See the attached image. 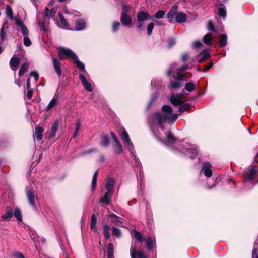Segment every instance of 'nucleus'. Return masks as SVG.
Segmentation results:
<instances>
[{
	"mask_svg": "<svg viewBox=\"0 0 258 258\" xmlns=\"http://www.w3.org/2000/svg\"><path fill=\"white\" fill-rule=\"evenodd\" d=\"M13 14V13L12 9L9 6H7L6 10V15L7 16L9 17L11 19H12Z\"/></svg>",
	"mask_w": 258,
	"mask_h": 258,
	"instance_id": "nucleus-49",
	"label": "nucleus"
},
{
	"mask_svg": "<svg viewBox=\"0 0 258 258\" xmlns=\"http://www.w3.org/2000/svg\"><path fill=\"white\" fill-rule=\"evenodd\" d=\"M188 68V65L182 66L177 70L176 75H173V78L179 81H186L187 78L185 76V71Z\"/></svg>",
	"mask_w": 258,
	"mask_h": 258,
	"instance_id": "nucleus-9",
	"label": "nucleus"
},
{
	"mask_svg": "<svg viewBox=\"0 0 258 258\" xmlns=\"http://www.w3.org/2000/svg\"><path fill=\"white\" fill-rule=\"evenodd\" d=\"M80 121L79 120H77L75 123V132H78L80 128Z\"/></svg>",
	"mask_w": 258,
	"mask_h": 258,
	"instance_id": "nucleus-51",
	"label": "nucleus"
},
{
	"mask_svg": "<svg viewBox=\"0 0 258 258\" xmlns=\"http://www.w3.org/2000/svg\"><path fill=\"white\" fill-rule=\"evenodd\" d=\"M52 63L53 65L54 69L58 75V76H60L61 75V62L60 61L55 58H52Z\"/></svg>",
	"mask_w": 258,
	"mask_h": 258,
	"instance_id": "nucleus-16",
	"label": "nucleus"
},
{
	"mask_svg": "<svg viewBox=\"0 0 258 258\" xmlns=\"http://www.w3.org/2000/svg\"><path fill=\"white\" fill-rule=\"evenodd\" d=\"M210 54L208 52L205 53L203 54L202 58L198 60V62L201 63L202 61L209 59L210 57Z\"/></svg>",
	"mask_w": 258,
	"mask_h": 258,
	"instance_id": "nucleus-48",
	"label": "nucleus"
},
{
	"mask_svg": "<svg viewBox=\"0 0 258 258\" xmlns=\"http://www.w3.org/2000/svg\"><path fill=\"white\" fill-rule=\"evenodd\" d=\"M166 137H167V140L168 141L170 142H173L175 141V138L173 136V135L170 133H168L167 135H166Z\"/></svg>",
	"mask_w": 258,
	"mask_h": 258,
	"instance_id": "nucleus-53",
	"label": "nucleus"
},
{
	"mask_svg": "<svg viewBox=\"0 0 258 258\" xmlns=\"http://www.w3.org/2000/svg\"><path fill=\"white\" fill-rule=\"evenodd\" d=\"M218 13L219 16H220L224 18L226 16V13L225 11V7L224 5L219 9Z\"/></svg>",
	"mask_w": 258,
	"mask_h": 258,
	"instance_id": "nucleus-45",
	"label": "nucleus"
},
{
	"mask_svg": "<svg viewBox=\"0 0 258 258\" xmlns=\"http://www.w3.org/2000/svg\"><path fill=\"white\" fill-rule=\"evenodd\" d=\"M131 7L126 4L121 5L120 22L123 26L130 27L132 24V18L130 15Z\"/></svg>",
	"mask_w": 258,
	"mask_h": 258,
	"instance_id": "nucleus-3",
	"label": "nucleus"
},
{
	"mask_svg": "<svg viewBox=\"0 0 258 258\" xmlns=\"http://www.w3.org/2000/svg\"><path fill=\"white\" fill-rule=\"evenodd\" d=\"M178 118V115L173 113L171 106L167 105H163L162 107V113H157L155 117V121L159 126L163 128L162 125L164 122L173 123Z\"/></svg>",
	"mask_w": 258,
	"mask_h": 258,
	"instance_id": "nucleus-1",
	"label": "nucleus"
},
{
	"mask_svg": "<svg viewBox=\"0 0 258 258\" xmlns=\"http://www.w3.org/2000/svg\"><path fill=\"white\" fill-rule=\"evenodd\" d=\"M255 249H254L252 251V258H258V255L255 256Z\"/></svg>",
	"mask_w": 258,
	"mask_h": 258,
	"instance_id": "nucleus-64",
	"label": "nucleus"
},
{
	"mask_svg": "<svg viewBox=\"0 0 258 258\" xmlns=\"http://www.w3.org/2000/svg\"><path fill=\"white\" fill-rule=\"evenodd\" d=\"M219 45L221 47H225L227 44V36L226 34H223L221 36L219 41Z\"/></svg>",
	"mask_w": 258,
	"mask_h": 258,
	"instance_id": "nucleus-34",
	"label": "nucleus"
},
{
	"mask_svg": "<svg viewBox=\"0 0 258 258\" xmlns=\"http://www.w3.org/2000/svg\"><path fill=\"white\" fill-rule=\"evenodd\" d=\"M109 144V140L108 137L106 136H103L101 138L100 144L101 146L107 147L108 146Z\"/></svg>",
	"mask_w": 258,
	"mask_h": 258,
	"instance_id": "nucleus-37",
	"label": "nucleus"
},
{
	"mask_svg": "<svg viewBox=\"0 0 258 258\" xmlns=\"http://www.w3.org/2000/svg\"><path fill=\"white\" fill-rule=\"evenodd\" d=\"M120 24L119 22H117V21L116 22H114L113 23V25H112V30H113V31L114 32H116L118 30V29H119V28L120 27Z\"/></svg>",
	"mask_w": 258,
	"mask_h": 258,
	"instance_id": "nucleus-50",
	"label": "nucleus"
},
{
	"mask_svg": "<svg viewBox=\"0 0 258 258\" xmlns=\"http://www.w3.org/2000/svg\"><path fill=\"white\" fill-rule=\"evenodd\" d=\"M119 135L127 149L131 154H133L134 151V145L126 131L124 128L121 129L119 132Z\"/></svg>",
	"mask_w": 258,
	"mask_h": 258,
	"instance_id": "nucleus-6",
	"label": "nucleus"
},
{
	"mask_svg": "<svg viewBox=\"0 0 258 258\" xmlns=\"http://www.w3.org/2000/svg\"><path fill=\"white\" fill-rule=\"evenodd\" d=\"M108 217L113 219L112 222L118 226H122L123 222L122 219L114 214H111L108 215Z\"/></svg>",
	"mask_w": 258,
	"mask_h": 258,
	"instance_id": "nucleus-21",
	"label": "nucleus"
},
{
	"mask_svg": "<svg viewBox=\"0 0 258 258\" xmlns=\"http://www.w3.org/2000/svg\"><path fill=\"white\" fill-rule=\"evenodd\" d=\"M137 18L138 22L137 28L140 30L143 28V21L148 20H153V17L149 13L144 11L139 12L137 14Z\"/></svg>",
	"mask_w": 258,
	"mask_h": 258,
	"instance_id": "nucleus-7",
	"label": "nucleus"
},
{
	"mask_svg": "<svg viewBox=\"0 0 258 258\" xmlns=\"http://www.w3.org/2000/svg\"><path fill=\"white\" fill-rule=\"evenodd\" d=\"M97 217L94 214H93L91 217L90 220V229L92 232L98 233V229L96 226L97 223Z\"/></svg>",
	"mask_w": 258,
	"mask_h": 258,
	"instance_id": "nucleus-19",
	"label": "nucleus"
},
{
	"mask_svg": "<svg viewBox=\"0 0 258 258\" xmlns=\"http://www.w3.org/2000/svg\"><path fill=\"white\" fill-rule=\"evenodd\" d=\"M177 9L178 6L174 5L171 8L169 12L167 13L166 16L169 23H172L174 19H175Z\"/></svg>",
	"mask_w": 258,
	"mask_h": 258,
	"instance_id": "nucleus-12",
	"label": "nucleus"
},
{
	"mask_svg": "<svg viewBox=\"0 0 258 258\" xmlns=\"http://www.w3.org/2000/svg\"><path fill=\"white\" fill-rule=\"evenodd\" d=\"M112 230L113 236H115L117 238H119L120 237L121 232L119 228H116L115 227H112Z\"/></svg>",
	"mask_w": 258,
	"mask_h": 258,
	"instance_id": "nucleus-41",
	"label": "nucleus"
},
{
	"mask_svg": "<svg viewBox=\"0 0 258 258\" xmlns=\"http://www.w3.org/2000/svg\"><path fill=\"white\" fill-rule=\"evenodd\" d=\"M187 152L188 154H191L190 158L191 159H195L197 157L198 155V151L196 150V147L194 145H188L186 148Z\"/></svg>",
	"mask_w": 258,
	"mask_h": 258,
	"instance_id": "nucleus-17",
	"label": "nucleus"
},
{
	"mask_svg": "<svg viewBox=\"0 0 258 258\" xmlns=\"http://www.w3.org/2000/svg\"><path fill=\"white\" fill-rule=\"evenodd\" d=\"M110 134H111V138H112V139L113 140L114 142H117L119 141L114 133H113V132H111Z\"/></svg>",
	"mask_w": 258,
	"mask_h": 258,
	"instance_id": "nucleus-58",
	"label": "nucleus"
},
{
	"mask_svg": "<svg viewBox=\"0 0 258 258\" xmlns=\"http://www.w3.org/2000/svg\"><path fill=\"white\" fill-rule=\"evenodd\" d=\"M26 194L29 204L33 207H35V201L37 200V195L32 187H27L26 189Z\"/></svg>",
	"mask_w": 258,
	"mask_h": 258,
	"instance_id": "nucleus-8",
	"label": "nucleus"
},
{
	"mask_svg": "<svg viewBox=\"0 0 258 258\" xmlns=\"http://www.w3.org/2000/svg\"><path fill=\"white\" fill-rule=\"evenodd\" d=\"M185 89L188 92H191L195 89V85L192 83H187L185 84Z\"/></svg>",
	"mask_w": 258,
	"mask_h": 258,
	"instance_id": "nucleus-44",
	"label": "nucleus"
},
{
	"mask_svg": "<svg viewBox=\"0 0 258 258\" xmlns=\"http://www.w3.org/2000/svg\"><path fill=\"white\" fill-rule=\"evenodd\" d=\"M59 122L58 120H55L51 125V129L47 132L46 136L49 139L54 138L56 136V133L58 130Z\"/></svg>",
	"mask_w": 258,
	"mask_h": 258,
	"instance_id": "nucleus-10",
	"label": "nucleus"
},
{
	"mask_svg": "<svg viewBox=\"0 0 258 258\" xmlns=\"http://www.w3.org/2000/svg\"><path fill=\"white\" fill-rule=\"evenodd\" d=\"M9 28L8 23L7 21L5 22L0 31V37L1 40L4 41L6 38V34Z\"/></svg>",
	"mask_w": 258,
	"mask_h": 258,
	"instance_id": "nucleus-18",
	"label": "nucleus"
},
{
	"mask_svg": "<svg viewBox=\"0 0 258 258\" xmlns=\"http://www.w3.org/2000/svg\"><path fill=\"white\" fill-rule=\"evenodd\" d=\"M207 27H208V29L209 31H215L214 25L211 22H208V25H207Z\"/></svg>",
	"mask_w": 258,
	"mask_h": 258,
	"instance_id": "nucleus-56",
	"label": "nucleus"
},
{
	"mask_svg": "<svg viewBox=\"0 0 258 258\" xmlns=\"http://www.w3.org/2000/svg\"><path fill=\"white\" fill-rule=\"evenodd\" d=\"M6 211L7 212L4 215L1 216L2 219L4 221H6L9 219L13 216V212L12 210L10 209V208L7 207Z\"/></svg>",
	"mask_w": 258,
	"mask_h": 258,
	"instance_id": "nucleus-26",
	"label": "nucleus"
},
{
	"mask_svg": "<svg viewBox=\"0 0 258 258\" xmlns=\"http://www.w3.org/2000/svg\"><path fill=\"white\" fill-rule=\"evenodd\" d=\"M58 15H59V17L60 18L61 24L62 25V26L64 27V28H67V27H68L69 23L66 20V19H65L64 16H63V15L62 14V13L61 12H59Z\"/></svg>",
	"mask_w": 258,
	"mask_h": 258,
	"instance_id": "nucleus-40",
	"label": "nucleus"
},
{
	"mask_svg": "<svg viewBox=\"0 0 258 258\" xmlns=\"http://www.w3.org/2000/svg\"><path fill=\"white\" fill-rule=\"evenodd\" d=\"M211 165L209 162H205L203 165L202 171H203L205 175L207 177L212 176V172L211 170Z\"/></svg>",
	"mask_w": 258,
	"mask_h": 258,
	"instance_id": "nucleus-15",
	"label": "nucleus"
},
{
	"mask_svg": "<svg viewBox=\"0 0 258 258\" xmlns=\"http://www.w3.org/2000/svg\"><path fill=\"white\" fill-rule=\"evenodd\" d=\"M29 68V63L27 62H25L23 64H22L20 68L19 76H22L24 73L27 71Z\"/></svg>",
	"mask_w": 258,
	"mask_h": 258,
	"instance_id": "nucleus-31",
	"label": "nucleus"
},
{
	"mask_svg": "<svg viewBox=\"0 0 258 258\" xmlns=\"http://www.w3.org/2000/svg\"><path fill=\"white\" fill-rule=\"evenodd\" d=\"M257 171L254 166H251L248 168L247 172L244 176V181H251L253 179Z\"/></svg>",
	"mask_w": 258,
	"mask_h": 258,
	"instance_id": "nucleus-11",
	"label": "nucleus"
},
{
	"mask_svg": "<svg viewBox=\"0 0 258 258\" xmlns=\"http://www.w3.org/2000/svg\"><path fill=\"white\" fill-rule=\"evenodd\" d=\"M188 58V55L186 53L183 54L181 57V59L183 61H185V60H187Z\"/></svg>",
	"mask_w": 258,
	"mask_h": 258,
	"instance_id": "nucleus-61",
	"label": "nucleus"
},
{
	"mask_svg": "<svg viewBox=\"0 0 258 258\" xmlns=\"http://www.w3.org/2000/svg\"><path fill=\"white\" fill-rule=\"evenodd\" d=\"M176 67V63L172 64L170 66V69L167 72V74L168 76H170L171 75L172 71Z\"/></svg>",
	"mask_w": 258,
	"mask_h": 258,
	"instance_id": "nucleus-52",
	"label": "nucleus"
},
{
	"mask_svg": "<svg viewBox=\"0 0 258 258\" xmlns=\"http://www.w3.org/2000/svg\"><path fill=\"white\" fill-rule=\"evenodd\" d=\"M58 52L60 59L64 60L67 58H70L74 61V63L79 69L83 71L84 73L86 72L84 64L79 60L75 53L70 49L59 47L58 48Z\"/></svg>",
	"mask_w": 258,
	"mask_h": 258,
	"instance_id": "nucleus-2",
	"label": "nucleus"
},
{
	"mask_svg": "<svg viewBox=\"0 0 258 258\" xmlns=\"http://www.w3.org/2000/svg\"><path fill=\"white\" fill-rule=\"evenodd\" d=\"M58 102V100L57 99V98H53L48 104V105H47V106L46 107V110H49L51 108H53L57 105Z\"/></svg>",
	"mask_w": 258,
	"mask_h": 258,
	"instance_id": "nucleus-35",
	"label": "nucleus"
},
{
	"mask_svg": "<svg viewBox=\"0 0 258 258\" xmlns=\"http://www.w3.org/2000/svg\"><path fill=\"white\" fill-rule=\"evenodd\" d=\"M211 34L208 33L203 37V41L206 44L209 45L211 44Z\"/></svg>",
	"mask_w": 258,
	"mask_h": 258,
	"instance_id": "nucleus-39",
	"label": "nucleus"
},
{
	"mask_svg": "<svg viewBox=\"0 0 258 258\" xmlns=\"http://www.w3.org/2000/svg\"><path fill=\"white\" fill-rule=\"evenodd\" d=\"M111 197V194L106 192L104 195L100 199V203H104L106 205H109L110 204L109 199Z\"/></svg>",
	"mask_w": 258,
	"mask_h": 258,
	"instance_id": "nucleus-30",
	"label": "nucleus"
},
{
	"mask_svg": "<svg viewBox=\"0 0 258 258\" xmlns=\"http://www.w3.org/2000/svg\"><path fill=\"white\" fill-rule=\"evenodd\" d=\"M170 102L175 107H178V111L180 112H183L187 110L190 104L185 102L182 99L183 98H170Z\"/></svg>",
	"mask_w": 258,
	"mask_h": 258,
	"instance_id": "nucleus-5",
	"label": "nucleus"
},
{
	"mask_svg": "<svg viewBox=\"0 0 258 258\" xmlns=\"http://www.w3.org/2000/svg\"><path fill=\"white\" fill-rule=\"evenodd\" d=\"M114 185V182L112 178L109 179L105 186L106 189L107 190V192H109L110 194L112 193L113 187Z\"/></svg>",
	"mask_w": 258,
	"mask_h": 258,
	"instance_id": "nucleus-29",
	"label": "nucleus"
},
{
	"mask_svg": "<svg viewBox=\"0 0 258 258\" xmlns=\"http://www.w3.org/2000/svg\"><path fill=\"white\" fill-rule=\"evenodd\" d=\"M97 172L96 171L93 175L92 180L91 189L92 191L94 190L95 189V187L96 185V182H97Z\"/></svg>",
	"mask_w": 258,
	"mask_h": 258,
	"instance_id": "nucleus-43",
	"label": "nucleus"
},
{
	"mask_svg": "<svg viewBox=\"0 0 258 258\" xmlns=\"http://www.w3.org/2000/svg\"><path fill=\"white\" fill-rule=\"evenodd\" d=\"M113 149L114 152L116 154H120L122 153L123 147L119 141L114 142V145H113Z\"/></svg>",
	"mask_w": 258,
	"mask_h": 258,
	"instance_id": "nucleus-22",
	"label": "nucleus"
},
{
	"mask_svg": "<svg viewBox=\"0 0 258 258\" xmlns=\"http://www.w3.org/2000/svg\"><path fill=\"white\" fill-rule=\"evenodd\" d=\"M15 24L21 29L24 37V44L26 47L31 45V41L29 37V30L25 26L22 21L19 18H15Z\"/></svg>",
	"mask_w": 258,
	"mask_h": 258,
	"instance_id": "nucleus-4",
	"label": "nucleus"
},
{
	"mask_svg": "<svg viewBox=\"0 0 258 258\" xmlns=\"http://www.w3.org/2000/svg\"><path fill=\"white\" fill-rule=\"evenodd\" d=\"M202 45V43L200 41H196V42H195L193 43V47H194L195 48H199V47H200Z\"/></svg>",
	"mask_w": 258,
	"mask_h": 258,
	"instance_id": "nucleus-57",
	"label": "nucleus"
},
{
	"mask_svg": "<svg viewBox=\"0 0 258 258\" xmlns=\"http://www.w3.org/2000/svg\"><path fill=\"white\" fill-rule=\"evenodd\" d=\"M175 41L174 39H171L169 42V47L172 46L174 44H175Z\"/></svg>",
	"mask_w": 258,
	"mask_h": 258,
	"instance_id": "nucleus-63",
	"label": "nucleus"
},
{
	"mask_svg": "<svg viewBox=\"0 0 258 258\" xmlns=\"http://www.w3.org/2000/svg\"><path fill=\"white\" fill-rule=\"evenodd\" d=\"M108 258H112L114 256V246L111 243H109L107 248Z\"/></svg>",
	"mask_w": 258,
	"mask_h": 258,
	"instance_id": "nucleus-33",
	"label": "nucleus"
},
{
	"mask_svg": "<svg viewBox=\"0 0 258 258\" xmlns=\"http://www.w3.org/2000/svg\"><path fill=\"white\" fill-rule=\"evenodd\" d=\"M165 12L163 10L158 11L154 16V18L156 19H161L165 15Z\"/></svg>",
	"mask_w": 258,
	"mask_h": 258,
	"instance_id": "nucleus-46",
	"label": "nucleus"
},
{
	"mask_svg": "<svg viewBox=\"0 0 258 258\" xmlns=\"http://www.w3.org/2000/svg\"><path fill=\"white\" fill-rule=\"evenodd\" d=\"M181 86V84L178 81H171L169 85V87L171 90L179 88Z\"/></svg>",
	"mask_w": 258,
	"mask_h": 258,
	"instance_id": "nucleus-32",
	"label": "nucleus"
},
{
	"mask_svg": "<svg viewBox=\"0 0 258 258\" xmlns=\"http://www.w3.org/2000/svg\"><path fill=\"white\" fill-rule=\"evenodd\" d=\"M154 27V24L153 23H150L147 26V34L148 36H150L152 34V30Z\"/></svg>",
	"mask_w": 258,
	"mask_h": 258,
	"instance_id": "nucleus-47",
	"label": "nucleus"
},
{
	"mask_svg": "<svg viewBox=\"0 0 258 258\" xmlns=\"http://www.w3.org/2000/svg\"><path fill=\"white\" fill-rule=\"evenodd\" d=\"M44 129L42 126H37L33 133L34 139L40 141L42 139Z\"/></svg>",
	"mask_w": 258,
	"mask_h": 258,
	"instance_id": "nucleus-14",
	"label": "nucleus"
},
{
	"mask_svg": "<svg viewBox=\"0 0 258 258\" xmlns=\"http://www.w3.org/2000/svg\"><path fill=\"white\" fill-rule=\"evenodd\" d=\"M26 86L27 89L30 88V80L29 78L27 80Z\"/></svg>",
	"mask_w": 258,
	"mask_h": 258,
	"instance_id": "nucleus-62",
	"label": "nucleus"
},
{
	"mask_svg": "<svg viewBox=\"0 0 258 258\" xmlns=\"http://www.w3.org/2000/svg\"><path fill=\"white\" fill-rule=\"evenodd\" d=\"M85 22L82 19H79L76 22L75 30L77 31L82 30L85 27Z\"/></svg>",
	"mask_w": 258,
	"mask_h": 258,
	"instance_id": "nucleus-25",
	"label": "nucleus"
},
{
	"mask_svg": "<svg viewBox=\"0 0 258 258\" xmlns=\"http://www.w3.org/2000/svg\"><path fill=\"white\" fill-rule=\"evenodd\" d=\"M144 241H146V245L147 246L148 249L150 250H152L155 245V239L150 237L147 238V239H145V240H144Z\"/></svg>",
	"mask_w": 258,
	"mask_h": 258,
	"instance_id": "nucleus-27",
	"label": "nucleus"
},
{
	"mask_svg": "<svg viewBox=\"0 0 258 258\" xmlns=\"http://www.w3.org/2000/svg\"><path fill=\"white\" fill-rule=\"evenodd\" d=\"M30 76L34 77L35 80L36 81L38 80V79L39 78L38 74L36 72H35V71L31 72L30 74Z\"/></svg>",
	"mask_w": 258,
	"mask_h": 258,
	"instance_id": "nucleus-54",
	"label": "nucleus"
},
{
	"mask_svg": "<svg viewBox=\"0 0 258 258\" xmlns=\"http://www.w3.org/2000/svg\"><path fill=\"white\" fill-rule=\"evenodd\" d=\"M27 97H32L33 95V90L30 89H27Z\"/></svg>",
	"mask_w": 258,
	"mask_h": 258,
	"instance_id": "nucleus-59",
	"label": "nucleus"
},
{
	"mask_svg": "<svg viewBox=\"0 0 258 258\" xmlns=\"http://www.w3.org/2000/svg\"><path fill=\"white\" fill-rule=\"evenodd\" d=\"M57 9L56 8H53L49 10L48 8L45 9V15L48 17H51L53 16L56 12Z\"/></svg>",
	"mask_w": 258,
	"mask_h": 258,
	"instance_id": "nucleus-36",
	"label": "nucleus"
},
{
	"mask_svg": "<svg viewBox=\"0 0 258 258\" xmlns=\"http://www.w3.org/2000/svg\"><path fill=\"white\" fill-rule=\"evenodd\" d=\"M186 15L183 12H179L176 14L175 21L177 23H183L186 21Z\"/></svg>",
	"mask_w": 258,
	"mask_h": 258,
	"instance_id": "nucleus-23",
	"label": "nucleus"
},
{
	"mask_svg": "<svg viewBox=\"0 0 258 258\" xmlns=\"http://www.w3.org/2000/svg\"><path fill=\"white\" fill-rule=\"evenodd\" d=\"M39 27L40 28V29L41 30H43L44 31H46V30L45 29V27H44V23H39Z\"/></svg>",
	"mask_w": 258,
	"mask_h": 258,
	"instance_id": "nucleus-60",
	"label": "nucleus"
},
{
	"mask_svg": "<svg viewBox=\"0 0 258 258\" xmlns=\"http://www.w3.org/2000/svg\"><path fill=\"white\" fill-rule=\"evenodd\" d=\"M14 216L17 219V220L21 222L22 220V216L21 210L18 208H16L14 211Z\"/></svg>",
	"mask_w": 258,
	"mask_h": 258,
	"instance_id": "nucleus-38",
	"label": "nucleus"
},
{
	"mask_svg": "<svg viewBox=\"0 0 258 258\" xmlns=\"http://www.w3.org/2000/svg\"><path fill=\"white\" fill-rule=\"evenodd\" d=\"M14 258H25L22 253L16 252L14 254Z\"/></svg>",
	"mask_w": 258,
	"mask_h": 258,
	"instance_id": "nucleus-55",
	"label": "nucleus"
},
{
	"mask_svg": "<svg viewBox=\"0 0 258 258\" xmlns=\"http://www.w3.org/2000/svg\"><path fill=\"white\" fill-rule=\"evenodd\" d=\"M19 63V59L16 57L13 56L10 61L11 68L14 71L16 70Z\"/></svg>",
	"mask_w": 258,
	"mask_h": 258,
	"instance_id": "nucleus-24",
	"label": "nucleus"
},
{
	"mask_svg": "<svg viewBox=\"0 0 258 258\" xmlns=\"http://www.w3.org/2000/svg\"><path fill=\"white\" fill-rule=\"evenodd\" d=\"M103 234H104V236L105 238V239H108L110 238V230L111 229V227L110 226L107 224H105L104 225H103Z\"/></svg>",
	"mask_w": 258,
	"mask_h": 258,
	"instance_id": "nucleus-28",
	"label": "nucleus"
},
{
	"mask_svg": "<svg viewBox=\"0 0 258 258\" xmlns=\"http://www.w3.org/2000/svg\"><path fill=\"white\" fill-rule=\"evenodd\" d=\"M131 256L132 258H146L144 253L141 251H136L135 246H132L130 249Z\"/></svg>",
	"mask_w": 258,
	"mask_h": 258,
	"instance_id": "nucleus-13",
	"label": "nucleus"
},
{
	"mask_svg": "<svg viewBox=\"0 0 258 258\" xmlns=\"http://www.w3.org/2000/svg\"><path fill=\"white\" fill-rule=\"evenodd\" d=\"M134 235L135 238L141 242H142L145 240V238H143L141 233L137 231H134Z\"/></svg>",
	"mask_w": 258,
	"mask_h": 258,
	"instance_id": "nucleus-42",
	"label": "nucleus"
},
{
	"mask_svg": "<svg viewBox=\"0 0 258 258\" xmlns=\"http://www.w3.org/2000/svg\"><path fill=\"white\" fill-rule=\"evenodd\" d=\"M79 78L81 79L82 83L86 90L91 92L92 90L91 85L86 80L85 76L82 74H80Z\"/></svg>",
	"mask_w": 258,
	"mask_h": 258,
	"instance_id": "nucleus-20",
	"label": "nucleus"
}]
</instances>
